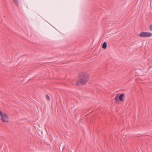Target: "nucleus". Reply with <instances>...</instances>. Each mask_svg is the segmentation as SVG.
Listing matches in <instances>:
<instances>
[{"instance_id":"nucleus-3","label":"nucleus","mask_w":152,"mask_h":152,"mask_svg":"<svg viewBox=\"0 0 152 152\" xmlns=\"http://www.w3.org/2000/svg\"><path fill=\"white\" fill-rule=\"evenodd\" d=\"M1 117V120L3 122L6 123L8 122V117L7 114L4 113L3 115Z\"/></svg>"},{"instance_id":"nucleus-5","label":"nucleus","mask_w":152,"mask_h":152,"mask_svg":"<svg viewBox=\"0 0 152 152\" xmlns=\"http://www.w3.org/2000/svg\"><path fill=\"white\" fill-rule=\"evenodd\" d=\"M124 96V94H122L119 96V99L121 101H122L124 100L123 98Z\"/></svg>"},{"instance_id":"nucleus-8","label":"nucleus","mask_w":152,"mask_h":152,"mask_svg":"<svg viewBox=\"0 0 152 152\" xmlns=\"http://www.w3.org/2000/svg\"><path fill=\"white\" fill-rule=\"evenodd\" d=\"M45 96H46V98L47 99L48 101H49L50 100V97H49V96L48 94H47Z\"/></svg>"},{"instance_id":"nucleus-6","label":"nucleus","mask_w":152,"mask_h":152,"mask_svg":"<svg viewBox=\"0 0 152 152\" xmlns=\"http://www.w3.org/2000/svg\"><path fill=\"white\" fill-rule=\"evenodd\" d=\"M107 44L106 42H104L103 43L102 46V48L104 49H105L107 48Z\"/></svg>"},{"instance_id":"nucleus-4","label":"nucleus","mask_w":152,"mask_h":152,"mask_svg":"<svg viewBox=\"0 0 152 152\" xmlns=\"http://www.w3.org/2000/svg\"><path fill=\"white\" fill-rule=\"evenodd\" d=\"M119 96L118 94H117L116 95L114 99L116 103L119 104Z\"/></svg>"},{"instance_id":"nucleus-10","label":"nucleus","mask_w":152,"mask_h":152,"mask_svg":"<svg viewBox=\"0 0 152 152\" xmlns=\"http://www.w3.org/2000/svg\"><path fill=\"white\" fill-rule=\"evenodd\" d=\"M3 115V114L2 113V112L0 110V116H2V115Z\"/></svg>"},{"instance_id":"nucleus-1","label":"nucleus","mask_w":152,"mask_h":152,"mask_svg":"<svg viewBox=\"0 0 152 152\" xmlns=\"http://www.w3.org/2000/svg\"><path fill=\"white\" fill-rule=\"evenodd\" d=\"M78 76L79 78L76 82V85L80 86L85 85L88 81L89 78L87 74L82 72L79 74Z\"/></svg>"},{"instance_id":"nucleus-9","label":"nucleus","mask_w":152,"mask_h":152,"mask_svg":"<svg viewBox=\"0 0 152 152\" xmlns=\"http://www.w3.org/2000/svg\"><path fill=\"white\" fill-rule=\"evenodd\" d=\"M149 29L151 31H152V24L149 27Z\"/></svg>"},{"instance_id":"nucleus-2","label":"nucleus","mask_w":152,"mask_h":152,"mask_svg":"<svg viewBox=\"0 0 152 152\" xmlns=\"http://www.w3.org/2000/svg\"><path fill=\"white\" fill-rule=\"evenodd\" d=\"M152 34L150 32H142L139 34V36L142 37H151Z\"/></svg>"},{"instance_id":"nucleus-7","label":"nucleus","mask_w":152,"mask_h":152,"mask_svg":"<svg viewBox=\"0 0 152 152\" xmlns=\"http://www.w3.org/2000/svg\"><path fill=\"white\" fill-rule=\"evenodd\" d=\"M15 5L17 7L19 6L18 0H13Z\"/></svg>"}]
</instances>
